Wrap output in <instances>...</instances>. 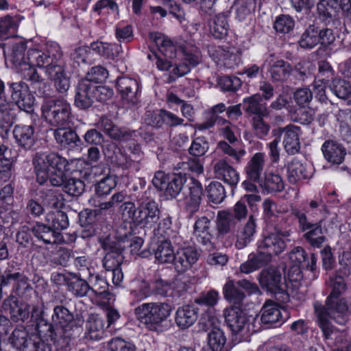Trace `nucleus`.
<instances>
[{"mask_svg":"<svg viewBox=\"0 0 351 351\" xmlns=\"http://www.w3.org/2000/svg\"><path fill=\"white\" fill-rule=\"evenodd\" d=\"M330 282L332 291L325 305L319 302L313 304L317 323L326 339H330L335 329L331 320L343 326L347 323L351 315V302L349 303L345 298H339L346 287L344 279L336 275L330 278Z\"/></svg>","mask_w":351,"mask_h":351,"instance_id":"obj_1","label":"nucleus"},{"mask_svg":"<svg viewBox=\"0 0 351 351\" xmlns=\"http://www.w3.org/2000/svg\"><path fill=\"white\" fill-rule=\"evenodd\" d=\"M53 323L41 319L38 324L40 336L49 339L58 351H67L82 330L83 320L64 306L56 305L51 316Z\"/></svg>","mask_w":351,"mask_h":351,"instance_id":"obj_2","label":"nucleus"},{"mask_svg":"<svg viewBox=\"0 0 351 351\" xmlns=\"http://www.w3.org/2000/svg\"><path fill=\"white\" fill-rule=\"evenodd\" d=\"M36 181L44 184L47 180L53 186L63 187L67 179L64 169L67 160L55 152H37L33 158Z\"/></svg>","mask_w":351,"mask_h":351,"instance_id":"obj_3","label":"nucleus"},{"mask_svg":"<svg viewBox=\"0 0 351 351\" xmlns=\"http://www.w3.org/2000/svg\"><path fill=\"white\" fill-rule=\"evenodd\" d=\"M149 193V191H145L136 196L137 206L131 202H125L122 206L135 226L151 228L158 221L160 210L158 204Z\"/></svg>","mask_w":351,"mask_h":351,"instance_id":"obj_4","label":"nucleus"},{"mask_svg":"<svg viewBox=\"0 0 351 351\" xmlns=\"http://www.w3.org/2000/svg\"><path fill=\"white\" fill-rule=\"evenodd\" d=\"M225 322L232 334L238 335L241 339L247 341L254 333L258 332L261 327L256 324L259 321L256 317L248 315L239 306H231L223 311Z\"/></svg>","mask_w":351,"mask_h":351,"instance_id":"obj_5","label":"nucleus"},{"mask_svg":"<svg viewBox=\"0 0 351 351\" xmlns=\"http://www.w3.org/2000/svg\"><path fill=\"white\" fill-rule=\"evenodd\" d=\"M171 307L165 302L143 303L134 308L136 319L149 330L156 331L170 315Z\"/></svg>","mask_w":351,"mask_h":351,"instance_id":"obj_6","label":"nucleus"},{"mask_svg":"<svg viewBox=\"0 0 351 351\" xmlns=\"http://www.w3.org/2000/svg\"><path fill=\"white\" fill-rule=\"evenodd\" d=\"M42 117L46 122L58 128L65 127L71 116V107L64 99H51L41 106Z\"/></svg>","mask_w":351,"mask_h":351,"instance_id":"obj_7","label":"nucleus"},{"mask_svg":"<svg viewBox=\"0 0 351 351\" xmlns=\"http://www.w3.org/2000/svg\"><path fill=\"white\" fill-rule=\"evenodd\" d=\"M258 281L261 288L274 294L279 302L286 303L289 301V295L286 291L285 278L278 269L269 267L262 270Z\"/></svg>","mask_w":351,"mask_h":351,"instance_id":"obj_8","label":"nucleus"},{"mask_svg":"<svg viewBox=\"0 0 351 351\" xmlns=\"http://www.w3.org/2000/svg\"><path fill=\"white\" fill-rule=\"evenodd\" d=\"M62 52L58 44H53L47 47L45 51L31 49L27 51V64L34 68L45 67L46 70L49 67L58 65L61 59Z\"/></svg>","mask_w":351,"mask_h":351,"instance_id":"obj_9","label":"nucleus"},{"mask_svg":"<svg viewBox=\"0 0 351 351\" xmlns=\"http://www.w3.org/2000/svg\"><path fill=\"white\" fill-rule=\"evenodd\" d=\"M290 236V230H283L278 226H275L274 232L268 234L258 243V249L264 250L267 254L278 255L286 248L285 239Z\"/></svg>","mask_w":351,"mask_h":351,"instance_id":"obj_10","label":"nucleus"},{"mask_svg":"<svg viewBox=\"0 0 351 351\" xmlns=\"http://www.w3.org/2000/svg\"><path fill=\"white\" fill-rule=\"evenodd\" d=\"M300 128L293 124H289L284 128H275L271 131L273 136L278 138L280 141L283 134L284 148L287 153L290 155H294L300 152Z\"/></svg>","mask_w":351,"mask_h":351,"instance_id":"obj_11","label":"nucleus"},{"mask_svg":"<svg viewBox=\"0 0 351 351\" xmlns=\"http://www.w3.org/2000/svg\"><path fill=\"white\" fill-rule=\"evenodd\" d=\"M184 210L190 216L193 215L199 210L202 201L203 188L202 184L192 178L186 184L183 192Z\"/></svg>","mask_w":351,"mask_h":351,"instance_id":"obj_12","label":"nucleus"},{"mask_svg":"<svg viewBox=\"0 0 351 351\" xmlns=\"http://www.w3.org/2000/svg\"><path fill=\"white\" fill-rule=\"evenodd\" d=\"M8 85L15 106L26 112H32L34 97L29 93L28 85L22 81L8 83Z\"/></svg>","mask_w":351,"mask_h":351,"instance_id":"obj_13","label":"nucleus"},{"mask_svg":"<svg viewBox=\"0 0 351 351\" xmlns=\"http://www.w3.org/2000/svg\"><path fill=\"white\" fill-rule=\"evenodd\" d=\"M290 316V312L287 309L273 302L267 301L262 307L260 321L268 326H272L276 324L281 325Z\"/></svg>","mask_w":351,"mask_h":351,"instance_id":"obj_14","label":"nucleus"},{"mask_svg":"<svg viewBox=\"0 0 351 351\" xmlns=\"http://www.w3.org/2000/svg\"><path fill=\"white\" fill-rule=\"evenodd\" d=\"M95 86L88 80H80L75 88L74 105L80 110H86L95 103Z\"/></svg>","mask_w":351,"mask_h":351,"instance_id":"obj_15","label":"nucleus"},{"mask_svg":"<svg viewBox=\"0 0 351 351\" xmlns=\"http://www.w3.org/2000/svg\"><path fill=\"white\" fill-rule=\"evenodd\" d=\"M12 134L16 145L25 149L31 150L37 142V135L34 125L19 123L14 125Z\"/></svg>","mask_w":351,"mask_h":351,"instance_id":"obj_16","label":"nucleus"},{"mask_svg":"<svg viewBox=\"0 0 351 351\" xmlns=\"http://www.w3.org/2000/svg\"><path fill=\"white\" fill-rule=\"evenodd\" d=\"M208 53L216 61L221 62L228 69H233L237 66L240 61L239 51L233 47H226L223 46L210 47Z\"/></svg>","mask_w":351,"mask_h":351,"instance_id":"obj_17","label":"nucleus"},{"mask_svg":"<svg viewBox=\"0 0 351 351\" xmlns=\"http://www.w3.org/2000/svg\"><path fill=\"white\" fill-rule=\"evenodd\" d=\"M62 277L67 287V291L75 298L90 297V289L88 280H84L75 273H69L67 275L58 274Z\"/></svg>","mask_w":351,"mask_h":351,"instance_id":"obj_18","label":"nucleus"},{"mask_svg":"<svg viewBox=\"0 0 351 351\" xmlns=\"http://www.w3.org/2000/svg\"><path fill=\"white\" fill-rule=\"evenodd\" d=\"M199 254L196 248L186 247L179 249L175 254L173 265L178 273H184L189 270L199 258Z\"/></svg>","mask_w":351,"mask_h":351,"instance_id":"obj_19","label":"nucleus"},{"mask_svg":"<svg viewBox=\"0 0 351 351\" xmlns=\"http://www.w3.org/2000/svg\"><path fill=\"white\" fill-rule=\"evenodd\" d=\"M117 88L121 98L127 103L134 105L138 101V83L131 77H119L117 79Z\"/></svg>","mask_w":351,"mask_h":351,"instance_id":"obj_20","label":"nucleus"},{"mask_svg":"<svg viewBox=\"0 0 351 351\" xmlns=\"http://www.w3.org/2000/svg\"><path fill=\"white\" fill-rule=\"evenodd\" d=\"M215 177L231 186H235L239 181V173L225 159H219L213 164Z\"/></svg>","mask_w":351,"mask_h":351,"instance_id":"obj_21","label":"nucleus"},{"mask_svg":"<svg viewBox=\"0 0 351 351\" xmlns=\"http://www.w3.org/2000/svg\"><path fill=\"white\" fill-rule=\"evenodd\" d=\"M5 310H8L10 319L14 322H25L29 316L28 304L19 302L15 295H11L3 303Z\"/></svg>","mask_w":351,"mask_h":351,"instance_id":"obj_22","label":"nucleus"},{"mask_svg":"<svg viewBox=\"0 0 351 351\" xmlns=\"http://www.w3.org/2000/svg\"><path fill=\"white\" fill-rule=\"evenodd\" d=\"M210 223V221L208 217H202L196 220L193 229V235L197 242L202 244L207 251H212L215 248L209 232Z\"/></svg>","mask_w":351,"mask_h":351,"instance_id":"obj_23","label":"nucleus"},{"mask_svg":"<svg viewBox=\"0 0 351 351\" xmlns=\"http://www.w3.org/2000/svg\"><path fill=\"white\" fill-rule=\"evenodd\" d=\"M45 73L53 81L56 91L66 95L70 88V77L66 75L64 66L60 64L55 65L47 69Z\"/></svg>","mask_w":351,"mask_h":351,"instance_id":"obj_24","label":"nucleus"},{"mask_svg":"<svg viewBox=\"0 0 351 351\" xmlns=\"http://www.w3.org/2000/svg\"><path fill=\"white\" fill-rule=\"evenodd\" d=\"M256 219L251 215L247 222L238 229L236 234L235 247L242 250L247 247L254 239L256 232Z\"/></svg>","mask_w":351,"mask_h":351,"instance_id":"obj_25","label":"nucleus"},{"mask_svg":"<svg viewBox=\"0 0 351 351\" xmlns=\"http://www.w3.org/2000/svg\"><path fill=\"white\" fill-rule=\"evenodd\" d=\"M34 237L45 244H57L63 242V237L60 232L52 228L50 225L37 222L32 228Z\"/></svg>","mask_w":351,"mask_h":351,"instance_id":"obj_26","label":"nucleus"},{"mask_svg":"<svg viewBox=\"0 0 351 351\" xmlns=\"http://www.w3.org/2000/svg\"><path fill=\"white\" fill-rule=\"evenodd\" d=\"M23 78L31 82L32 91L38 97H47L51 95L50 85L38 75L35 68L28 66Z\"/></svg>","mask_w":351,"mask_h":351,"instance_id":"obj_27","label":"nucleus"},{"mask_svg":"<svg viewBox=\"0 0 351 351\" xmlns=\"http://www.w3.org/2000/svg\"><path fill=\"white\" fill-rule=\"evenodd\" d=\"M16 119L15 104H0V136L8 138L10 130Z\"/></svg>","mask_w":351,"mask_h":351,"instance_id":"obj_28","label":"nucleus"},{"mask_svg":"<svg viewBox=\"0 0 351 351\" xmlns=\"http://www.w3.org/2000/svg\"><path fill=\"white\" fill-rule=\"evenodd\" d=\"M104 132L112 139L116 141H126L132 138L135 132H130L116 125L111 119L102 116L98 123Z\"/></svg>","mask_w":351,"mask_h":351,"instance_id":"obj_29","label":"nucleus"},{"mask_svg":"<svg viewBox=\"0 0 351 351\" xmlns=\"http://www.w3.org/2000/svg\"><path fill=\"white\" fill-rule=\"evenodd\" d=\"M265 165V155L261 152L256 153L245 167V173L248 180L260 182L264 173Z\"/></svg>","mask_w":351,"mask_h":351,"instance_id":"obj_30","label":"nucleus"},{"mask_svg":"<svg viewBox=\"0 0 351 351\" xmlns=\"http://www.w3.org/2000/svg\"><path fill=\"white\" fill-rule=\"evenodd\" d=\"M325 159L332 164L341 163L346 154V148L336 141L328 140L322 146Z\"/></svg>","mask_w":351,"mask_h":351,"instance_id":"obj_31","label":"nucleus"},{"mask_svg":"<svg viewBox=\"0 0 351 351\" xmlns=\"http://www.w3.org/2000/svg\"><path fill=\"white\" fill-rule=\"evenodd\" d=\"M271 260L270 255L264 250H259L256 254H251L247 261L240 266V271L243 274H250L267 265Z\"/></svg>","mask_w":351,"mask_h":351,"instance_id":"obj_32","label":"nucleus"},{"mask_svg":"<svg viewBox=\"0 0 351 351\" xmlns=\"http://www.w3.org/2000/svg\"><path fill=\"white\" fill-rule=\"evenodd\" d=\"M244 110L252 118H264L269 114L266 104L261 102L260 95H254L243 99Z\"/></svg>","mask_w":351,"mask_h":351,"instance_id":"obj_33","label":"nucleus"},{"mask_svg":"<svg viewBox=\"0 0 351 351\" xmlns=\"http://www.w3.org/2000/svg\"><path fill=\"white\" fill-rule=\"evenodd\" d=\"M216 230L219 237H223L234 230L239 222L226 210H219L216 217Z\"/></svg>","mask_w":351,"mask_h":351,"instance_id":"obj_34","label":"nucleus"},{"mask_svg":"<svg viewBox=\"0 0 351 351\" xmlns=\"http://www.w3.org/2000/svg\"><path fill=\"white\" fill-rule=\"evenodd\" d=\"M56 142L62 147L74 148L80 145L81 139L77 133L70 128L60 127L53 130Z\"/></svg>","mask_w":351,"mask_h":351,"instance_id":"obj_35","label":"nucleus"},{"mask_svg":"<svg viewBox=\"0 0 351 351\" xmlns=\"http://www.w3.org/2000/svg\"><path fill=\"white\" fill-rule=\"evenodd\" d=\"M311 176L305 164L296 158L291 160L288 164L287 167V178L291 184H296L302 180L308 179Z\"/></svg>","mask_w":351,"mask_h":351,"instance_id":"obj_36","label":"nucleus"},{"mask_svg":"<svg viewBox=\"0 0 351 351\" xmlns=\"http://www.w3.org/2000/svg\"><path fill=\"white\" fill-rule=\"evenodd\" d=\"M339 0H319L317 10L319 19L324 23H330L339 12Z\"/></svg>","mask_w":351,"mask_h":351,"instance_id":"obj_37","label":"nucleus"},{"mask_svg":"<svg viewBox=\"0 0 351 351\" xmlns=\"http://www.w3.org/2000/svg\"><path fill=\"white\" fill-rule=\"evenodd\" d=\"M86 337L91 340L98 341L104 335V322L96 314H90L86 324Z\"/></svg>","mask_w":351,"mask_h":351,"instance_id":"obj_38","label":"nucleus"},{"mask_svg":"<svg viewBox=\"0 0 351 351\" xmlns=\"http://www.w3.org/2000/svg\"><path fill=\"white\" fill-rule=\"evenodd\" d=\"M33 339L23 326H17L9 337L10 344L17 350L27 351Z\"/></svg>","mask_w":351,"mask_h":351,"instance_id":"obj_39","label":"nucleus"},{"mask_svg":"<svg viewBox=\"0 0 351 351\" xmlns=\"http://www.w3.org/2000/svg\"><path fill=\"white\" fill-rule=\"evenodd\" d=\"M197 319V310L193 306L186 305L178 308L176 315V322L182 328L192 326Z\"/></svg>","mask_w":351,"mask_h":351,"instance_id":"obj_40","label":"nucleus"},{"mask_svg":"<svg viewBox=\"0 0 351 351\" xmlns=\"http://www.w3.org/2000/svg\"><path fill=\"white\" fill-rule=\"evenodd\" d=\"M156 235L162 237L165 240H172L176 245H180L182 239L179 234L173 229L172 221L170 217L163 219L158 225V228L154 230Z\"/></svg>","mask_w":351,"mask_h":351,"instance_id":"obj_41","label":"nucleus"},{"mask_svg":"<svg viewBox=\"0 0 351 351\" xmlns=\"http://www.w3.org/2000/svg\"><path fill=\"white\" fill-rule=\"evenodd\" d=\"M239 288L237 282L232 280H228L223 287L224 298L230 303H232L233 306H241L245 298V293Z\"/></svg>","mask_w":351,"mask_h":351,"instance_id":"obj_42","label":"nucleus"},{"mask_svg":"<svg viewBox=\"0 0 351 351\" xmlns=\"http://www.w3.org/2000/svg\"><path fill=\"white\" fill-rule=\"evenodd\" d=\"M322 221L315 223V225L304 232V239L313 247H320L326 241Z\"/></svg>","mask_w":351,"mask_h":351,"instance_id":"obj_43","label":"nucleus"},{"mask_svg":"<svg viewBox=\"0 0 351 351\" xmlns=\"http://www.w3.org/2000/svg\"><path fill=\"white\" fill-rule=\"evenodd\" d=\"M229 25L227 18L223 14H219L209 22L210 34L217 39H222L228 35Z\"/></svg>","mask_w":351,"mask_h":351,"instance_id":"obj_44","label":"nucleus"},{"mask_svg":"<svg viewBox=\"0 0 351 351\" xmlns=\"http://www.w3.org/2000/svg\"><path fill=\"white\" fill-rule=\"evenodd\" d=\"M291 71L290 64L283 60H278L274 62L269 71L271 80L277 82L286 81Z\"/></svg>","mask_w":351,"mask_h":351,"instance_id":"obj_45","label":"nucleus"},{"mask_svg":"<svg viewBox=\"0 0 351 351\" xmlns=\"http://www.w3.org/2000/svg\"><path fill=\"white\" fill-rule=\"evenodd\" d=\"M25 43L21 41L12 45L10 55V61L15 66L19 67L23 75L25 71L27 70L28 66L32 67L26 61L27 58H25Z\"/></svg>","mask_w":351,"mask_h":351,"instance_id":"obj_46","label":"nucleus"},{"mask_svg":"<svg viewBox=\"0 0 351 351\" xmlns=\"http://www.w3.org/2000/svg\"><path fill=\"white\" fill-rule=\"evenodd\" d=\"M90 289V297L106 296L109 294L108 283L98 274L89 271L88 277Z\"/></svg>","mask_w":351,"mask_h":351,"instance_id":"obj_47","label":"nucleus"},{"mask_svg":"<svg viewBox=\"0 0 351 351\" xmlns=\"http://www.w3.org/2000/svg\"><path fill=\"white\" fill-rule=\"evenodd\" d=\"M261 3V0H237L232 5L236 17L239 21L245 19L254 12L256 5Z\"/></svg>","mask_w":351,"mask_h":351,"instance_id":"obj_48","label":"nucleus"},{"mask_svg":"<svg viewBox=\"0 0 351 351\" xmlns=\"http://www.w3.org/2000/svg\"><path fill=\"white\" fill-rule=\"evenodd\" d=\"M186 178L182 173H175L168 177V181L165 187V194L171 198H176L181 192Z\"/></svg>","mask_w":351,"mask_h":351,"instance_id":"obj_49","label":"nucleus"},{"mask_svg":"<svg viewBox=\"0 0 351 351\" xmlns=\"http://www.w3.org/2000/svg\"><path fill=\"white\" fill-rule=\"evenodd\" d=\"M172 240H164L158 244L154 252L156 260L160 263H172L175 252L172 247Z\"/></svg>","mask_w":351,"mask_h":351,"instance_id":"obj_50","label":"nucleus"},{"mask_svg":"<svg viewBox=\"0 0 351 351\" xmlns=\"http://www.w3.org/2000/svg\"><path fill=\"white\" fill-rule=\"evenodd\" d=\"M318 27L314 25H308L300 36L299 45L302 49H311L319 43Z\"/></svg>","mask_w":351,"mask_h":351,"instance_id":"obj_51","label":"nucleus"},{"mask_svg":"<svg viewBox=\"0 0 351 351\" xmlns=\"http://www.w3.org/2000/svg\"><path fill=\"white\" fill-rule=\"evenodd\" d=\"M308 255L304 249L300 246L294 247L289 254V258L295 265L291 268L293 272L296 273L295 280L301 278V269L302 267L308 266L306 263V259Z\"/></svg>","mask_w":351,"mask_h":351,"instance_id":"obj_52","label":"nucleus"},{"mask_svg":"<svg viewBox=\"0 0 351 351\" xmlns=\"http://www.w3.org/2000/svg\"><path fill=\"white\" fill-rule=\"evenodd\" d=\"M330 90L338 98L343 100L351 97V84L341 78H334L329 85Z\"/></svg>","mask_w":351,"mask_h":351,"instance_id":"obj_53","label":"nucleus"},{"mask_svg":"<svg viewBox=\"0 0 351 351\" xmlns=\"http://www.w3.org/2000/svg\"><path fill=\"white\" fill-rule=\"evenodd\" d=\"M260 186L267 193L280 192L285 188L282 178L278 174L273 173L266 174L264 180H261Z\"/></svg>","mask_w":351,"mask_h":351,"instance_id":"obj_54","label":"nucleus"},{"mask_svg":"<svg viewBox=\"0 0 351 351\" xmlns=\"http://www.w3.org/2000/svg\"><path fill=\"white\" fill-rule=\"evenodd\" d=\"M99 242L101 247L106 253L116 254L122 255L123 252L126 248L125 239H119L116 237H106L100 239Z\"/></svg>","mask_w":351,"mask_h":351,"instance_id":"obj_55","label":"nucleus"},{"mask_svg":"<svg viewBox=\"0 0 351 351\" xmlns=\"http://www.w3.org/2000/svg\"><path fill=\"white\" fill-rule=\"evenodd\" d=\"M337 121L340 125V132L345 140H351V109L339 110L336 114Z\"/></svg>","mask_w":351,"mask_h":351,"instance_id":"obj_56","label":"nucleus"},{"mask_svg":"<svg viewBox=\"0 0 351 351\" xmlns=\"http://www.w3.org/2000/svg\"><path fill=\"white\" fill-rule=\"evenodd\" d=\"M117 184V178L114 175L108 174L95 184V192L98 197H104L110 193Z\"/></svg>","mask_w":351,"mask_h":351,"instance_id":"obj_57","label":"nucleus"},{"mask_svg":"<svg viewBox=\"0 0 351 351\" xmlns=\"http://www.w3.org/2000/svg\"><path fill=\"white\" fill-rule=\"evenodd\" d=\"M46 221L56 231L66 229L69 226L67 215L59 209L47 213Z\"/></svg>","mask_w":351,"mask_h":351,"instance_id":"obj_58","label":"nucleus"},{"mask_svg":"<svg viewBox=\"0 0 351 351\" xmlns=\"http://www.w3.org/2000/svg\"><path fill=\"white\" fill-rule=\"evenodd\" d=\"M226 342V338L223 330L218 327H213L208 335L207 348L215 351H222Z\"/></svg>","mask_w":351,"mask_h":351,"instance_id":"obj_59","label":"nucleus"},{"mask_svg":"<svg viewBox=\"0 0 351 351\" xmlns=\"http://www.w3.org/2000/svg\"><path fill=\"white\" fill-rule=\"evenodd\" d=\"M315 110L313 108H306L300 106L293 112H291V119L293 122L303 125H308L314 120Z\"/></svg>","mask_w":351,"mask_h":351,"instance_id":"obj_60","label":"nucleus"},{"mask_svg":"<svg viewBox=\"0 0 351 351\" xmlns=\"http://www.w3.org/2000/svg\"><path fill=\"white\" fill-rule=\"evenodd\" d=\"M207 197L210 202L218 204L226 198V191L223 186L219 182H212L206 187Z\"/></svg>","mask_w":351,"mask_h":351,"instance_id":"obj_61","label":"nucleus"},{"mask_svg":"<svg viewBox=\"0 0 351 351\" xmlns=\"http://www.w3.org/2000/svg\"><path fill=\"white\" fill-rule=\"evenodd\" d=\"M217 148L224 154L231 157L234 160V163L236 164H240L246 154L244 149L234 147L225 141H219L217 143Z\"/></svg>","mask_w":351,"mask_h":351,"instance_id":"obj_62","label":"nucleus"},{"mask_svg":"<svg viewBox=\"0 0 351 351\" xmlns=\"http://www.w3.org/2000/svg\"><path fill=\"white\" fill-rule=\"evenodd\" d=\"M62 190L71 196L79 197L85 191V184L80 178L73 177L67 178L62 187Z\"/></svg>","mask_w":351,"mask_h":351,"instance_id":"obj_63","label":"nucleus"},{"mask_svg":"<svg viewBox=\"0 0 351 351\" xmlns=\"http://www.w3.org/2000/svg\"><path fill=\"white\" fill-rule=\"evenodd\" d=\"M42 204L47 208L59 209L62 205L59 193L52 189L43 191L40 195Z\"/></svg>","mask_w":351,"mask_h":351,"instance_id":"obj_64","label":"nucleus"}]
</instances>
